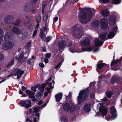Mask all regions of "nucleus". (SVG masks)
Returning a JSON list of instances; mask_svg holds the SVG:
<instances>
[{"instance_id":"obj_1","label":"nucleus","mask_w":122,"mask_h":122,"mask_svg":"<svg viewBox=\"0 0 122 122\" xmlns=\"http://www.w3.org/2000/svg\"><path fill=\"white\" fill-rule=\"evenodd\" d=\"M95 13V10L93 9L89 8L86 12H83L80 11L78 14V19L81 23L85 24L89 22L91 20L93 13Z\"/></svg>"},{"instance_id":"obj_2","label":"nucleus","mask_w":122,"mask_h":122,"mask_svg":"<svg viewBox=\"0 0 122 122\" xmlns=\"http://www.w3.org/2000/svg\"><path fill=\"white\" fill-rule=\"evenodd\" d=\"M82 30V27L79 24L75 25L71 28V32L74 35V32L76 33L77 30L79 31L77 32V34L74 36L76 38L79 39L81 38L83 35V33L81 31Z\"/></svg>"},{"instance_id":"obj_3","label":"nucleus","mask_w":122,"mask_h":122,"mask_svg":"<svg viewBox=\"0 0 122 122\" xmlns=\"http://www.w3.org/2000/svg\"><path fill=\"white\" fill-rule=\"evenodd\" d=\"M88 92V89L86 88L81 91L77 97V99L78 101V104L81 103L84 101H85L86 99L88 97V94H87Z\"/></svg>"},{"instance_id":"obj_4","label":"nucleus","mask_w":122,"mask_h":122,"mask_svg":"<svg viewBox=\"0 0 122 122\" xmlns=\"http://www.w3.org/2000/svg\"><path fill=\"white\" fill-rule=\"evenodd\" d=\"M64 110L66 112H69L71 113L74 112L76 110V106L73 105H71L68 103L65 104L63 106Z\"/></svg>"},{"instance_id":"obj_5","label":"nucleus","mask_w":122,"mask_h":122,"mask_svg":"<svg viewBox=\"0 0 122 122\" xmlns=\"http://www.w3.org/2000/svg\"><path fill=\"white\" fill-rule=\"evenodd\" d=\"M97 110H99L100 113L102 117H104V116L106 115L107 109L106 108H104L103 103H99L97 106Z\"/></svg>"},{"instance_id":"obj_6","label":"nucleus","mask_w":122,"mask_h":122,"mask_svg":"<svg viewBox=\"0 0 122 122\" xmlns=\"http://www.w3.org/2000/svg\"><path fill=\"white\" fill-rule=\"evenodd\" d=\"M34 111L33 112V117L34 122H37L40 116V114L37 112L39 111L40 110V108L39 107H34Z\"/></svg>"},{"instance_id":"obj_7","label":"nucleus","mask_w":122,"mask_h":122,"mask_svg":"<svg viewBox=\"0 0 122 122\" xmlns=\"http://www.w3.org/2000/svg\"><path fill=\"white\" fill-rule=\"evenodd\" d=\"M13 44L12 42H6L2 45V49L5 50L10 49L13 48Z\"/></svg>"},{"instance_id":"obj_8","label":"nucleus","mask_w":122,"mask_h":122,"mask_svg":"<svg viewBox=\"0 0 122 122\" xmlns=\"http://www.w3.org/2000/svg\"><path fill=\"white\" fill-rule=\"evenodd\" d=\"M20 104L21 106L24 107L25 108H28L31 106V101L30 100H23L20 102Z\"/></svg>"},{"instance_id":"obj_9","label":"nucleus","mask_w":122,"mask_h":122,"mask_svg":"<svg viewBox=\"0 0 122 122\" xmlns=\"http://www.w3.org/2000/svg\"><path fill=\"white\" fill-rule=\"evenodd\" d=\"M90 43V41L89 39L87 38L84 37L82 38L80 42V45L83 46H89Z\"/></svg>"},{"instance_id":"obj_10","label":"nucleus","mask_w":122,"mask_h":122,"mask_svg":"<svg viewBox=\"0 0 122 122\" xmlns=\"http://www.w3.org/2000/svg\"><path fill=\"white\" fill-rule=\"evenodd\" d=\"M108 22L107 19L105 18H102L100 21V24L101 28L104 29L108 26Z\"/></svg>"},{"instance_id":"obj_11","label":"nucleus","mask_w":122,"mask_h":122,"mask_svg":"<svg viewBox=\"0 0 122 122\" xmlns=\"http://www.w3.org/2000/svg\"><path fill=\"white\" fill-rule=\"evenodd\" d=\"M24 72V71L21 70L20 69L17 68L15 69L13 71V73L15 74V76H17V78L18 79L20 78L21 77Z\"/></svg>"},{"instance_id":"obj_12","label":"nucleus","mask_w":122,"mask_h":122,"mask_svg":"<svg viewBox=\"0 0 122 122\" xmlns=\"http://www.w3.org/2000/svg\"><path fill=\"white\" fill-rule=\"evenodd\" d=\"M112 16H110L109 19L110 23L111 24H114L116 23V16L117 15L116 12L113 11L111 12Z\"/></svg>"},{"instance_id":"obj_13","label":"nucleus","mask_w":122,"mask_h":122,"mask_svg":"<svg viewBox=\"0 0 122 122\" xmlns=\"http://www.w3.org/2000/svg\"><path fill=\"white\" fill-rule=\"evenodd\" d=\"M110 112L112 114L111 118L113 119L116 118L117 114L116 110L115 107L113 106L112 107L110 108Z\"/></svg>"},{"instance_id":"obj_14","label":"nucleus","mask_w":122,"mask_h":122,"mask_svg":"<svg viewBox=\"0 0 122 122\" xmlns=\"http://www.w3.org/2000/svg\"><path fill=\"white\" fill-rule=\"evenodd\" d=\"M14 19V18L13 16L8 15L5 18L4 20L6 23H8L12 22Z\"/></svg>"},{"instance_id":"obj_15","label":"nucleus","mask_w":122,"mask_h":122,"mask_svg":"<svg viewBox=\"0 0 122 122\" xmlns=\"http://www.w3.org/2000/svg\"><path fill=\"white\" fill-rule=\"evenodd\" d=\"M94 43L96 46H100L103 44V42L100 41L98 38H97L94 39Z\"/></svg>"},{"instance_id":"obj_16","label":"nucleus","mask_w":122,"mask_h":122,"mask_svg":"<svg viewBox=\"0 0 122 122\" xmlns=\"http://www.w3.org/2000/svg\"><path fill=\"white\" fill-rule=\"evenodd\" d=\"M13 36L11 32H9L6 33L5 35L4 36L5 40V41H8L9 40H10Z\"/></svg>"},{"instance_id":"obj_17","label":"nucleus","mask_w":122,"mask_h":122,"mask_svg":"<svg viewBox=\"0 0 122 122\" xmlns=\"http://www.w3.org/2000/svg\"><path fill=\"white\" fill-rule=\"evenodd\" d=\"M32 7L29 3L26 4L24 6V10L25 12L30 11L31 10Z\"/></svg>"},{"instance_id":"obj_18","label":"nucleus","mask_w":122,"mask_h":122,"mask_svg":"<svg viewBox=\"0 0 122 122\" xmlns=\"http://www.w3.org/2000/svg\"><path fill=\"white\" fill-rule=\"evenodd\" d=\"M66 46V43L63 41H61L59 42L58 46L60 49L61 50L65 48Z\"/></svg>"},{"instance_id":"obj_19","label":"nucleus","mask_w":122,"mask_h":122,"mask_svg":"<svg viewBox=\"0 0 122 122\" xmlns=\"http://www.w3.org/2000/svg\"><path fill=\"white\" fill-rule=\"evenodd\" d=\"M113 57H114V58L112 62L111 63V66L112 69L113 70H116L115 69H114L113 68V67L116 64H117L118 63H121V61L119 60L118 59L117 61H116L115 62H114V61H113L114 59V56H113Z\"/></svg>"},{"instance_id":"obj_20","label":"nucleus","mask_w":122,"mask_h":122,"mask_svg":"<svg viewBox=\"0 0 122 122\" xmlns=\"http://www.w3.org/2000/svg\"><path fill=\"white\" fill-rule=\"evenodd\" d=\"M91 106L89 104H87L85 105L84 107V109L85 111L89 112L91 110Z\"/></svg>"},{"instance_id":"obj_21","label":"nucleus","mask_w":122,"mask_h":122,"mask_svg":"<svg viewBox=\"0 0 122 122\" xmlns=\"http://www.w3.org/2000/svg\"><path fill=\"white\" fill-rule=\"evenodd\" d=\"M62 93H60L55 95L56 101L57 102L60 101L62 98Z\"/></svg>"},{"instance_id":"obj_22","label":"nucleus","mask_w":122,"mask_h":122,"mask_svg":"<svg viewBox=\"0 0 122 122\" xmlns=\"http://www.w3.org/2000/svg\"><path fill=\"white\" fill-rule=\"evenodd\" d=\"M68 46L69 47V50L70 52L72 53L76 52L74 50L75 46L74 45L72 44L71 43H69Z\"/></svg>"},{"instance_id":"obj_23","label":"nucleus","mask_w":122,"mask_h":122,"mask_svg":"<svg viewBox=\"0 0 122 122\" xmlns=\"http://www.w3.org/2000/svg\"><path fill=\"white\" fill-rule=\"evenodd\" d=\"M102 15L104 16L107 17L109 15V12L107 10H102L101 12Z\"/></svg>"},{"instance_id":"obj_24","label":"nucleus","mask_w":122,"mask_h":122,"mask_svg":"<svg viewBox=\"0 0 122 122\" xmlns=\"http://www.w3.org/2000/svg\"><path fill=\"white\" fill-rule=\"evenodd\" d=\"M60 122H67L68 121V118L66 116H62L60 117Z\"/></svg>"},{"instance_id":"obj_25","label":"nucleus","mask_w":122,"mask_h":122,"mask_svg":"<svg viewBox=\"0 0 122 122\" xmlns=\"http://www.w3.org/2000/svg\"><path fill=\"white\" fill-rule=\"evenodd\" d=\"M44 21L45 22L46 25H48L49 22V20L48 19V15H45L43 18Z\"/></svg>"},{"instance_id":"obj_26","label":"nucleus","mask_w":122,"mask_h":122,"mask_svg":"<svg viewBox=\"0 0 122 122\" xmlns=\"http://www.w3.org/2000/svg\"><path fill=\"white\" fill-rule=\"evenodd\" d=\"M93 48L92 46H90L86 48H82V51H90L92 50Z\"/></svg>"},{"instance_id":"obj_27","label":"nucleus","mask_w":122,"mask_h":122,"mask_svg":"<svg viewBox=\"0 0 122 122\" xmlns=\"http://www.w3.org/2000/svg\"><path fill=\"white\" fill-rule=\"evenodd\" d=\"M118 78L116 76H114L111 78V81L113 83L117 82Z\"/></svg>"},{"instance_id":"obj_28","label":"nucleus","mask_w":122,"mask_h":122,"mask_svg":"<svg viewBox=\"0 0 122 122\" xmlns=\"http://www.w3.org/2000/svg\"><path fill=\"white\" fill-rule=\"evenodd\" d=\"M3 36V31L2 29H0V45L1 42H2L3 41L2 38Z\"/></svg>"},{"instance_id":"obj_29","label":"nucleus","mask_w":122,"mask_h":122,"mask_svg":"<svg viewBox=\"0 0 122 122\" xmlns=\"http://www.w3.org/2000/svg\"><path fill=\"white\" fill-rule=\"evenodd\" d=\"M22 37L23 39H25L27 37L28 35V32L26 30H24L22 33Z\"/></svg>"},{"instance_id":"obj_30","label":"nucleus","mask_w":122,"mask_h":122,"mask_svg":"<svg viewBox=\"0 0 122 122\" xmlns=\"http://www.w3.org/2000/svg\"><path fill=\"white\" fill-rule=\"evenodd\" d=\"M12 31L14 33L16 34H18L20 33V29L19 28L15 27H13Z\"/></svg>"},{"instance_id":"obj_31","label":"nucleus","mask_w":122,"mask_h":122,"mask_svg":"<svg viewBox=\"0 0 122 122\" xmlns=\"http://www.w3.org/2000/svg\"><path fill=\"white\" fill-rule=\"evenodd\" d=\"M115 34L113 31L110 32L108 34L107 38L108 39H111L113 38Z\"/></svg>"},{"instance_id":"obj_32","label":"nucleus","mask_w":122,"mask_h":122,"mask_svg":"<svg viewBox=\"0 0 122 122\" xmlns=\"http://www.w3.org/2000/svg\"><path fill=\"white\" fill-rule=\"evenodd\" d=\"M107 34V32L106 31L104 32H102V34L99 35L100 38L102 40L104 39L106 37Z\"/></svg>"},{"instance_id":"obj_33","label":"nucleus","mask_w":122,"mask_h":122,"mask_svg":"<svg viewBox=\"0 0 122 122\" xmlns=\"http://www.w3.org/2000/svg\"><path fill=\"white\" fill-rule=\"evenodd\" d=\"M99 23L98 21L96 20L93 21L92 23V26L93 27H96L97 26L99 25Z\"/></svg>"},{"instance_id":"obj_34","label":"nucleus","mask_w":122,"mask_h":122,"mask_svg":"<svg viewBox=\"0 0 122 122\" xmlns=\"http://www.w3.org/2000/svg\"><path fill=\"white\" fill-rule=\"evenodd\" d=\"M23 57V54H21L19 58H18L17 57L15 56V59L17 60L19 62H20V63H21L22 62H20V61L22 60Z\"/></svg>"},{"instance_id":"obj_35","label":"nucleus","mask_w":122,"mask_h":122,"mask_svg":"<svg viewBox=\"0 0 122 122\" xmlns=\"http://www.w3.org/2000/svg\"><path fill=\"white\" fill-rule=\"evenodd\" d=\"M39 36L41 37L43 41L45 40L44 37L45 34L44 32L43 31H41L39 34Z\"/></svg>"},{"instance_id":"obj_36","label":"nucleus","mask_w":122,"mask_h":122,"mask_svg":"<svg viewBox=\"0 0 122 122\" xmlns=\"http://www.w3.org/2000/svg\"><path fill=\"white\" fill-rule=\"evenodd\" d=\"M113 93V92L112 91H110L106 92V94L108 98H110L111 97Z\"/></svg>"},{"instance_id":"obj_37","label":"nucleus","mask_w":122,"mask_h":122,"mask_svg":"<svg viewBox=\"0 0 122 122\" xmlns=\"http://www.w3.org/2000/svg\"><path fill=\"white\" fill-rule=\"evenodd\" d=\"M105 64L104 63H100L99 64H97V68H98L100 69Z\"/></svg>"},{"instance_id":"obj_38","label":"nucleus","mask_w":122,"mask_h":122,"mask_svg":"<svg viewBox=\"0 0 122 122\" xmlns=\"http://www.w3.org/2000/svg\"><path fill=\"white\" fill-rule=\"evenodd\" d=\"M35 94V93L31 91V92H30L29 95V97L30 98H34L35 97V96L34 95Z\"/></svg>"},{"instance_id":"obj_39","label":"nucleus","mask_w":122,"mask_h":122,"mask_svg":"<svg viewBox=\"0 0 122 122\" xmlns=\"http://www.w3.org/2000/svg\"><path fill=\"white\" fill-rule=\"evenodd\" d=\"M54 83L55 82L53 81H52L51 82L49 83V86L51 89L53 88Z\"/></svg>"},{"instance_id":"obj_40","label":"nucleus","mask_w":122,"mask_h":122,"mask_svg":"<svg viewBox=\"0 0 122 122\" xmlns=\"http://www.w3.org/2000/svg\"><path fill=\"white\" fill-rule=\"evenodd\" d=\"M112 0L113 3L115 4H119L121 2V0Z\"/></svg>"},{"instance_id":"obj_41","label":"nucleus","mask_w":122,"mask_h":122,"mask_svg":"<svg viewBox=\"0 0 122 122\" xmlns=\"http://www.w3.org/2000/svg\"><path fill=\"white\" fill-rule=\"evenodd\" d=\"M62 62H59L58 64L56 65L55 67L56 69L59 68L61 67V66L62 64Z\"/></svg>"},{"instance_id":"obj_42","label":"nucleus","mask_w":122,"mask_h":122,"mask_svg":"<svg viewBox=\"0 0 122 122\" xmlns=\"http://www.w3.org/2000/svg\"><path fill=\"white\" fill-rule=\"evenodd\" d=\"M41 20V17L40 15H38L37 16L36 21L37 23H39Z\"/></svg>"},{"instance_id":"obj_43","label":"nucleus","mask_w":122,"mask_h":122,"mask_svg":"<svg viewBox=\"0 0 122 122\" xmlns=\"http://www.w3.org/2000/svg\"><path fill=\"white\" fill-rule=\"evenodd\" d=\"M20 22L21 21L20 20H17L15 23V25H16L18 26L20 24Z\"/></svg>"},{"instance_id":"obj_44","label":"nucleus","mask_w":122,"mask_h":122,"mask_svg":"<svg viewBox=\"0 0 122 122\" xmlns=\"http://www.w3.org/2000/svg\"><path fill=\"white\" fill-rule=\"evenodd\" d=\"M52 38V37L51 36H48L46 38V42H48Z\"/></svg>"},{"instance_id":"obj_45","label":"nucleus","mask_w":122,"mask_h":122,"mask_svg":"<svg viewBox=\"0 0 122 122\" xmlns=\"http://www.w3.org/2000/svg\"><path fill=\"white\" fill-rule=\"evenodd\" d=\"M47 2L46 1H44L43 3V5H42V11H43V13H44V8Z\"/></svg>"},{"instance_id":"obj_46","label":"nucleus","mask_w":122,"mask_h":122,"mask_svg":"<svg viewBox=\"0 0 122 122\" xmlns=\"http://www.w3.org/2000/svg\"><path fill=\"white\" fill-rule=\"evenodd\" d=\"M101 3H106L108 2L109 0H99Z\"/></svg>"},{"instance_id":"obj_47","label":"nucleus","mask_w":122,"mask_h":122,"mask_svg":"<svg viewBox=\"0 0 122 122\" xmlns=\"http://www.w3.org/2000/svg\"><path fill=\"white\" fill-rule=\"evenodd\" d=\"M4 56L1 53H0V61H1L4 59Z\"/></svg>"},{"instance_id":"obj_48","label":"nucleus","mask_w":122,"mask_h":122,"mask_svg":"<svg viewBox=\"0 0 122 122\" xmlns=\"http://www.w3.org/2000/svg\"><path fill=\"white\" fill-rule=\"evenodd\" d=\"M14 63V61L13 60L12 61L8 64V65L7 66V67L8 68L10 67V65H13Z\"/></svg>"},{"instance_id":"obj_49","label":"nucleus","mask_w":122,"mask_h":122,"mask_svg":"<svg viewBox=\"0 0 122 122\" xmlns=\"http://www.w3.org/2000/svg\"><path fill=\"white\" fill-rule=\"evenodd\" d=\"M39 89L40 91L43 92L44 91V88L43 87L41 86L39 88Z\"/></svg>"},{"instance_id":"obj_50","label":"nucleus","mask_w":122,"mask_h":122,"mask_svg":"<svg viewBox=\"0 0 122 122\" xmlns=\"http://www.w3.org/2000/svg\"><path fill=\"white\" fill-rule=\"evenodd\" d=\"M48 25H45V26L43 28L44 31H48V28L47 27Z\"/></svg>"},{"instance_id":"obj_51","label":"nucleus","mask_w":122,"mask_h":122,"mask_svg":"<svg viewBox=\"0 0 122 122\" xmlns=\"http://www.w3.org/2000/svg\"><path fill=\"white\" fill-rule=\"evenodd\" d=\"M42 96V94L41 93L38 92L37 94L36 95V96L37 97H41Z\"/></svg>"},{"instance_id":"obj_52","label":"nucleus","mask_w":122,"mask_h":122,"mask_svg":"<svg viewBox=\"0 0 122 122\" xmlns=\"http://www.w3.org/2000/svg\"><path fill=\"white\" fill-rule=\"evenodd\" d=\"M51 55L50 53H47L45 55V56L46 57L49 58L51 57Z\"/></svg>"},{"instance_id":"obj_53","label":"nucleus","mask_w":122,"mask_h":122,"mask_svg":"<svg viewBox=\"0 0 122 122\" xmlns=\"http://www.w3.org/2000/svg\"><path fill=\"white\" fill-rule=\"evenodd\" d=\"M66 99H67V98H69L70 99L71 98V95L70 92H69V95L67 97L66 96Z\"/></svg>"},{"instance_id":"obj_54","label":"nucleus","mask_w":122,"mask_h":122,"mask_svg":"<svg viewBox=\"0 0 122 122\" xmlns=\"http://www.w3.org/2000/svg\"><path fill=\"white\" fill-rule=\"evenodd\" d=\"M37 32V31L36 30H35L33 34V37H34L36 35Z\"/></svg>"},{"instance_id":"obj_55","label":"nucleus","mask_w":122,"mask_h":122,"mask_svg":"<svg viewBox=\"0 0 122 122\" xmlns=\"http://www.w3.org/2000/svg\"><path fill=\"white\" fill-rule=\"evenodd\" d=\"M58 18L57 17H55L53 19V22L54 23V22H56L58 20Z\"/></svg>"},{"instance_id":"obj_56","label":"nucleus","mask_w":122,"mask_h":122,"mask_svg":"<svg viewBox=\"0 0 122 122\" xmlns=\"http://www.w3.org/2000/svg\"><path fill=\"white\" fill-rule=\"evenodd\" d=\"M31 90L33 91L34 92H36V88L34 87H31Z\"/></svg>"},{"instance_id":"obj_57","label":"nucleus","mask_w":122,"mask_h":122,"mask_svg":"<svg viewBox=\"0 0 122 122\" xmlns=\"http://www.w3.org/2000/svg\"><path fill=\"white\" fill-rule=\"evenodd\" d=\"M39 66L40 67L43 68L44 66V65L43 63H41L39 64Z\"/></svg>"},{"instance_id":"obj_58","label":"nucleus","mask_w":122,"mask_h":122,"mask_svg":"<svg viewBox=\"0 0 122 122\" xmlns=\"http://www.w3.org/2000/svg\"><path fill=\"white\" fill-rule=\"evenodd\" d=\"M26 122H32V121H31L28 118H27L26 120Z\"/></svg>"},{"instance_id":"obj_59","label":"nucleus","mask_w":122,"mask_h":122,"mask_svg":"<svg viewBox=\"0 0 122 122\" xmlns=\"http://www.w3.org/2000/svg\"><path fill=\"white\" fill-rule=\"evenodd\" d=\"M31 60L30 58H29L27 62V63L29 64H30L31 63Z\"/></svg>"},{"instance_id":"obj_60","label":"nucleus","mask_w":122,"mask_h":122,"mask_svg":"<svg viewBox=\"0 0 122 122\" xmlns=\"http://www.w3.org/2000/svg\"><path fill=\"white\" fill-rule=\"evenodd\" d=\"M52 77H50L48 79V80H46V82L47 83L49 81H51V80L52 79Z\"/></svg>"},{"instance_id":"obj_61","label":"nucleus","mask_w":122,"mask_h":122,"mask_svg":"<svg viewBox=\"0 0 122 122\" xmlns=\"http://www.w3.org/2000/svg\"><path fill=\"white\" fill-rule=\"evenodd\" d=\"M90 97L92 98H94V94H93V93L92 94L91 93L90 94Z\"/></svg>"},{"instance_id":"obj_62","label":"nucleus","mask_w":122,"mask_h":122,"mask_svg":"<svg viewBox=\"0 0 122 122\" xmlns=\"http://www.w3.org/2000/svg\"><path fill=\"white\" fill-rule=\"evenodd\" d=\"M13 75H15V74H14H14H13V73H11V74H10L9 75L7 76V77H10L11 76H13Z\"/></svg>"},{"instance_id":"obj_63","label":"nucleus","mask_w":122,"mask_h":122,"mask_svg":"<svg viewBox=\"0 0 122 122\" xmlns=\"http://www.w3.org/2000/svg\"><path fill=\"white\" fill-rule=\"evenodd\" d=\"M31 41H29L27 44V46L28 47L31 44Z\"/></svg>"},{"instance_id":"obj_64","label":"nucleus","mask_w":122,"mask_h":122,"mask_svg":"<svg viewBox=\"0 0 122 122\" xmlns=\"http://www.w3.org/2000/svg\"><path fill=\"white\" fill-rule=\"evenodd\" d=\"M44 62L46 63H47L48 62V59L46 58H45L44 59Z\"/></svg>"}]
</instances>
